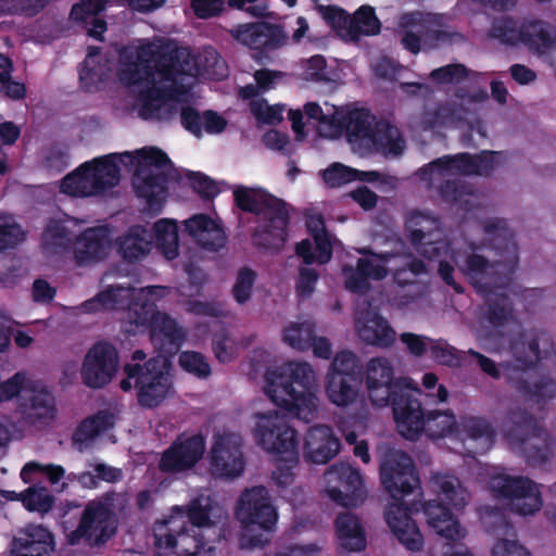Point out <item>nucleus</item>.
Masks as SVG:
<instances>
[{
    "instance_id": "nucleus-1",
    "label": "nucleus",
    "mask_w": 556,
    "mask_h": 556,
    "mask_svg": "<svg viewBox=\"0 0 556 556\" xmlns=\"http://www.w3.org/2000/svg\"><path fill=\"white\" fill-rule=\"evenodd\" d=\"M380 481L393 500L384 513L386 521L396 540L408 551L419 552L424 536L413 514L422 511L427 523L437 534L450 542L465 538L466 530L460 526L452 508L459 510L467 504L468 492L459 479L448 473H434L430 483L438 500H414L405 497L415 490H421L420 479L413 458L403 451H390L380 463ZM421 496L422 492L419 491Z\"/></svg>"
},
{
    "instance_id": "nucleus-2",
    "label": "nucleus",
    "mask_w": 556,
    "mask_h": 556,
    "mask_svg": "<svg viewBox=\"0 0 556 556\" xmlns=\"http://www.w3.org/2000/svg\"><path fill=\"white\" fill-rule=\"evenodd\" d=\"M265 393L285 413H257L254 439L263 450L283 455L292 453L298 460L299 438L290 426L288 415L309 421L317 412L315 371L308 363L289 362L265 372Z\"/></svg>"
},
{
    "instance_id": "nucleus-3",
    "label": "nucleus",
    "mask_w": 556,
    "mask_h": 556,
    "mask_svg": "<svg viewBox=\"0 0 556 556\" xmlns=\"http://www.w3.org/2000/svg\"><path fill=\"white\" fill-rule=\"evenodd\" d=\"M193 58L188 48L167 42L153 49H141L138 62L121 73V79L129 86L151 83L140 92L139 115L143 119L160 118L161 110L167 100H177L188 92L178 83L182 76H191Z\"/></svg>"
},
{
    "instance_id": "nucleus-4",
    "label": "nucleus",
    "mask_w": 556,
    "mask_h": 556,
    "mask_svg": "<svg viewBox=\"0 0 556 556\" xmlns=\"http://www.w3.org/2000/svg\"><path fill=\"white\" fill-rule=\"evenodd\" d=\"M490 245L502 258L491 263L485 256L470 253L465 260V273L472 280L479 293H488L492 289H505L514 280L518 266V247L515 235L505 219H489L483 225Z\"/></svg>"
},
{
    "instance_id": "nucleus-5",
    "label": "nucleus",
    "mask_w": 556,
    "mask_h": 556,
    "mask_svg": "<svg viewBox=\"0 0 556 556\" xmlns=\"http://www.w3.org/2000/svg\"><path fill=\"white\" fill-rule=\"evenodd\" d=\"M233 199L241 211L263 216V224L255 228L252 236L254 245L279 250L288 238L290 215L287 203L261 188H237Z\"/></svg>"
},
{
    "instance_id": "nucleus-6",
    "label": "nucleus",
    "mask_w": 556,
    "mask_h": 556,
    "mask_svg": "<svg viewBox=\"0 0 556 556\" xmlns=\"http://www.w3.org/2000/svg\"><path fill=\"white\" fill-rule=\"evenodd\" d=\"M542 337L533 336L528 341L519 340L511 344V354L517 363L510 366L506 372L507 383L515 389L526 402L543 405L556 397V381L549 376H541L532 380L527 374L534 368L543 358H547L549 350L540 349ZM547 342V339H543Z\"/></svg>"
},
{
    "instance_id": "nucleus-7",
    "label": "nucleus",
    "mask_w": 556,
    "mask_h": 556,
    "mask_svg": "<svg viewBox=\"0 0 556 556\" xmlns=\"http://www.w3.org/2000/svg\"><path fill=\"white\" fill-rule=\"evenodd\" d=\"M129 153H110L85 162L61 181V192L72 197H92L106 192L119 184L122 156Z\"/></svg>"
},
{
    "instance_id": "nucleus-8",
    "label": "nucleus",
    "mask_w": 556,
    "mask_h": 556,
    "mask_svg": "<svg viewBox=\"0 0 556 556\" xmlns=\"http://www.w3.org/2000/svg\"><path fill=\"white\" fill-rule=\"evenodd\" d=\"M124 372L126 377L121 380V389L128 392L135 388L138 405L142 408L160 406L173 388L167 361L161 357H151L143 364H125Z\"/></svg>"
},
{
    "instance_id": "nucleus-9",
    "label": "nucleus",
    "mask_w": 556,
    "mask_h": 556,
    "mask_svg": "<svg viewBox=\"0 0 556 556\" xmlns=\"http://www.w3.org/2000/svg\"><path fill=\"white\" fill-rule=\"evenodd\" d=\"M236 518L244 531L241 545L250 548L264 547L269 543V538L260 534H249L255 528L265 532H273L278 521V511L273 505L268 489L256 485L245 489L238 501Z\"/></svg>"
},
{
    "instance_id": "nucleus-10",
    "label": "nucleus",
    "mask_w": 556,
    "mask_h": 556,
    "mask_svg": "<svg viewBox=\"0 0 556 556\" xmlns=\"http://www.w3.org/2000/svg\"><path fill=\"white\" fill-rule=\"evenodd\" d=\"M139 168L132 178V187L136 195L144 200V210L152 215L163 211L168 197V177L164 173H146L143 167L165 168L170 164V159L156 147L142 148L137 151Z\"/></svg>"
},
{
    "instance_id": "nucleus-11",
    "label": "nucleus",
    "mask_w": 556,
    "mask_h": 556,
    "mask_svg": "<svg viewBox=\"0 0 556 556\" xmlns=\"http://www.w3.org/2000/svg\"><path fill=\"white\" fill-rule=\"evenodd\" d=\"M410 381L399 388L390 397L393 417L399 433L410 441L420 438L425 429L427 413L422 407V397L432 396L435 403L445 402L448 396L447 389L440 384L437 393H425L420 388H410Z\"/></svg>"
},
{
    "instance_id": "nucleus-12",
    "label": "nucleus",
    "mask_w": 556,
    "mask_h": 556,
    "mask_svg": "<svg viewBox=\"0 0 556 556\" xmlns=\"http://www.w3.org/2000/svg\"><path fill=\"white\" fill-rule=\"evenodd\" d=\"M364 381V366L352 351H341L333 357L327 377L325 391L330 403L346 407L354 403Z\"/></svg>"
},
{
    "instance_id": "nucleus-13",
    "label": "nucleus",
    "mask_w": 556,
    "mask_h": 556,
    "mask_svg": "<svg viewBox=\"0 0 556 556\" xmlns=\"http://www.w3.org/2000/svg\"><path fill=\"white\" fill-rule=\"evenodd\" d=\"M511 427L506 438L520 446L521 453L530 466L544 465L552 454V442L534 415L525 408L509 412Z\"/></svg>"
},
{
    "instance_id": "nucleus-14",
    "label": "nucleus",
    "mask_w": 556,
    "mask_h": 556,
    "mask_svg": "<svg viewBox=\"0 0 556 556\" xmlns=\"http://www.w3.org/2000/svg\"><path fill=\"white\" fill-rule=\"evenodd\" d=\"M117 530V519L111 504L102 500L89 501L81 514L79 523L67 539L72 545L84 541L89 546L105 544Z\"/></svg>"
},
{
    "instance_id": "nucleus-15",
    "label": "nucleus",
    "mask_w": 556,
    "mask_h": 556,
    "mask_svg": "<svg viewBox=\"0 0 556 556\" xmlns=\"http://www.w3.org/2000/svg\"><path fill=\"white\" fill-rule=\"evenodd\" d=\"M118 368L119 353L115 345L108 341H98L83 359L80 377L86 387L103 389L116 376Z\"/></svg>"
},
{
    "instance_id": "nucleus-16",
    "label": "nucleus",
    "mask_w": 556,
    "mask_h": 556,
    "mask_svg": "<svg viewBox=\"0 0 556 556\" xmlns=\"http://www.w3.org/2000/svg\"><path fill=\"white\" fill-rule=\"evenodd\" d=\"M190 530L189 525L185 520H178L176 516L156 520L153 525L154 545L157 549L169 552L180 547L177 556H199L205 542L195 531L190 534Z\"/></svg>"
},
{
    "instance_id": "nucleus-17",
    "label": "nucleus",
    "mask_w": 556,
    "mask_h": 556,
    "mask_svg": "<svg viewBox=\"0 0 556 556\" xmlns=\"http://www.w3.org/2000/svg\"><path fill=\"white\" fill-rule=\"evenodd\" d=\"M491 488L497 497L511 501L519 515H533L543 505L539 485L528 477L500 475L491 480Z\"/></svg>"
},
{
    "instance_id": "nucleus-18",
    "label": "nucleus",
    "mask_w": 556,
    "mask_h": 556,
    "mask_svg": "<svg viewBox=\"0 0 556 556\" xmlns=\"http://www.w3.org/2000/svg\"><path fill=\"white\" fill-rule=\"evenodd\" d=\"M205 439L201 433L178 437L163 451L159 469L163 473H182L192 469L203 457Z\"/></svg>"
},
{
    "instance_id": "nucleus-19",
    "label": "nucleus",
    "mask_w": 556,
    "mask_h": 556,
    "mask_svg": "<svg viewBox=\"0 0 556 556\" xmlns=\"http://www.w3.org/2000/svg\"><path fill=\"white\" fill-rule=\"evenodd\" d=\"M364 380L371 403L378 407L389 406L392 393L408 381L406 378L394 379L393 366L386 357H372L367 362Z\"/></svg>"
},
{
    "instance_id": "nucleus-20",
    "label": "nucleus",
    "mask_w": 556,
    "mask_h": 556,
    "mask_svg": "<svg viewBox=\"0 0 556 556\" xmlns=\"http://www.w3.org/2000/svg\"><path fill=\"white\" fill-rule=\"evenodd\" d=\"M240 437L233 433L215 434L210 451L212 472L218 477H239L245 466Z\"/></svg>"
},
{
    "instance_id": "nucleus-21",
    "label": "nucleus",
    "mask_w": 556,
    "mask_h": 556,
    "mask_svg": "<svg viewBox=\"0 0 556 556\" xmlns=\"http://www.w3.org/2000/svg\"><path fill=\"white\" fill-rule=\"evenodd\" d=\"M328 475H334L340 482V486L327 489L329 497L334 503L350 508L359 506L366 500L367 492L357 468L340 463L331 466Z\"/></svg>"
},
{
    "instance_id": "nucleus-22",
    "label": "nucleus",
    "mask_w": 556,
    "mask_h": 556,
    "mask_svg": "<svg viewBox=\"0 0 556 556\" xmlns=\"http://www.w3.org/2000/svg\"><path fill=\"white\" fill-rule=\"evenodd\" d=\"M229 33L236 41L260 53L281 47L286 40L282 27L267 22L238 25Z\"/></svg>"
},
{
    "instance_id": "nucleus-23",
    "label": "nucleus",
    "mask_w": 556,
    "mask_h": 556,
    "mask_svg": "<svg viewBox=\"0 0 556 556\" xmlns=\"http://www.w3.org/2000/svg\"><path fill=\"white\" fill-rule=\"evenodd\" d=\"M341 443L333 429L327 425H317L308 429L304 445L303 456L307 463L327 464L340 451Z\"/></svg>"
},
{
    "instance_id": "nucleus-24",
    "label": "nucleus",
    "mask_w": 556,
    "mask_h": 556,
    "mask_svg": "<svg viewBox=\"0 0 556 556\" xmlns=\"http://www.w3.org/2000/svg\"><path fill=\"white\" fill-rule=\"evenodd\" d=\"M376 123V116L362 108L350 111L339 121L337 127L338 132H345L346 140L353 149L363 154Z\"/></svg>"
},
{
    "instance_id": "nucleus-25",
    "label": "nucleus",
    "mask_w": 556,
    "mask_h": 556,
    "mask_svg": "<svg viewBox=\"0 0 556 556\" xmlns=\"http://www.w3.org/2000/svg\"><path fill=\"white\" fill-rule=\"evenodd\" d=\"M104 10V0H81L72 7L70 18L85 29L89 37L98 41H104L108 23L100 15Z\"/></svg>"
},
{
    "instance_id": "nucleus-26",
    "label": "nucleus",
    "mask_w": 556,
    "mask_h": 556,
    "mask_svg": "<svg viewBox=\"0 0 556 556\" xmlns=\"http://www.w3.org/2000/svg\"><path fill=\"white\" fill-rule=\"evenodd\" d=\"M53 548L52 533L42 526L29 525L14 538L11 556H50Z\"/></svg>"
},
{
    "instance_id": "nucleus-27",
    "label": "nucleus",
    "mask_w": 556,
    "mask_h": 556,
    "mask_svg": "<svg viewBox=\"0 0 556 556\" xmlns=\"http://www.w3.org/2000/svg\"><path fill=\"white\" fill-rule=\"evenodd\" d=\"M356 330L367 344L389 348L395 341V331L379 313L367 311L356 319Z\"/></svg>"
},
{
    "instance_id": "nucleus-28",
    "label": "nucleus",
    "mask_w": 556,
    "mask_h": 556,
    "mask_svg": "<svg viewBox=\"0 0 556 556\" xmlns=\"http://www.w3.org/2000/svg\"><path fill=\"white\" fill-rule=\"evenodd\" d=\"M405 149L400 130L386 121H377L363 154L399 156Z\"/></svg>"
},
{
    "instance_id": "nucleus-29",
    "label": "nucleus",
    "mask_w": 556,
    "mask_h": 556,
    "mask_svg": "<svg viewBox=\"0 0 556 556\" xmlns=\"http://www.w3.org/2000/svg\"><path fill=\"white\" fill-rule=\"evenodd\" d=\"M457 434L464 440L472 441L476 444L473 453L477 454L486 453L496 441V431L492 424L486 418L479 416L462 417Z\"/></svg>"
},
{
    "instance_id": "nucleus-30",
    "label": "nucleus",
    "mask_w": 556,
    "mask_h": 556,
    "mask_svg": "<svg viewBox=\"0 0 556 556\" xmlns=\"http://www.w3.org/2000/svg\"><path fill=\"white\" fill-rule=\"evenodd\" d=\"M153 343L160 344L166 352H176L182 345L186 334L174 318L157 311L149 329Z\"/></svg>"
},
{
    "instance_id": "nucleus-31",
    "label": "nucleus",
    "mask_w": 556,
    "mask_h": 556,
    "mask_svg": "<svg viewBox=\"0 0 556 556\" xmlns=\"http://www.w3.org/2000/svg\"><path fill=\"white\" fill-rule=\"evenodd\" d=\"M152 236L141 225L131 226L126 233L117 239V251L128 263L146 256L152 247Z\"/></svg>"
},
{
    "instance_id": "nucleus-32",
    "label": "nucleus",
    "mask_w": 556,
    "mask_h": 556,
    "mask_svg": "<svg viewBox=\"0 0 556 556\" xmlns=\"http://www.w3.org/2000/svg\"><path fill=\"white\" fill-rule=\"evenodd\" d=\"M341 546L350 552H361L366 547V535L358 518L351 513H341L334 520Z\"/></svg>"
},
{
    "instance_id": "nucleus-33",
    "label": "nucleus",
    "mask_w": 556,
    "mask_h": 556,
    "mask_svg": "<svg viewBox=\"0 0 556 556\" xmlns=\"http://www.w3.org/2000/svg\"><path fill=\"white\" fill-rule=\"evenodd\" d=\"M424 175L439 174L471 176L476 172L473 155L467 152L438 157L421 168Z\"/></svg>"
},
{
    "instance_id": "nucleus-34",
    "label": "nucleus",
    "mask_w": 556,
    "mask_h": 556,
    "mask_svg": "<svg viewBox=\"0 0 556 556\" xmlns=\"http://www.w3.org/2000/svg\"><path fill=\"white\" fill-rule=\"evenodd\" d=\"M405 230L413 245L442 232L441 222L438 217L419 211L412 212L405 220Z\"/></svg>"
},
{
    "instance_id": "nucleus-35",
    "label": "nucleus",
    "mask_w": 556,
    "mask_h": 556,
    "mask_svg": "<svg viewBox=\"0 0 556 556\" xmlns=\"http://www.w3.org/2000/svg\"><path fill=\"white\" fill-rule=\"evenodd\" d=\"M439 193L444 202L464 212H470L475 206V188L460 178L444 180L439 188Z\"/></svg>"
},
{
    "instance_id": "nucleus-36",
    "label": "nucleus",
    "mask_w": 556,
    "mask_h": 556,
    "mask_svg": "<svg viewBox=\"0 0 556 556\" xmlns=\"http://www.w3.org/2000/svg\"><path fill=\"white\" fill-rule=\"evenodd\" d=\"M521 45L538 55L546 54L552 49L548 24L541 20L525 21Z\"/></svg>"
},
{
    "instance_id": "nucleus-37",
    "label": "nucleus",
    "mask_w": 556,
    "mask_h": 556,
    "mask_svg": "<svg viewBox=\"0 0 556 556\" xmlns=\"http://www.w3.org/2000/svg\"><path fill=\"white\" fill-rule=\"evenodd\" d=\"M114 416L109 410H99L83 419L73 433L75 444H84L96 439L100 433L113 428Z\"/></svg>"
},
{
    "instance_id": "nucleus-38",
    "label": "nucleus",
    "mask_w": 556,
    "mask_h": 556,
    "mask_svg": "<svg viewBox=\"0 0 556 556\" xmlns=\"http://www.w3.org/2000/svg\"><path fill=\"white\" fill-rule=\"evenodd\" d=\"M81 248L77 251L80 261H100L106 254L108 237L101 228H88L78 239Z\"/></svg>"
},
{
    "instance_id": "nucleus-39",
    "label": "nucleus",
    "mask_w": 556,
    "mask_h": 556,
    "mask_svg": "<svg viewBox=\"0 0 556 556\" xmlns=\"http://www.w3.org/2000/svg\"><path fill=\"white\" fill-rule=\"evenodd\" d=\"M422 20L424 13L420 11L407 12L401 16L400 25L404 28L401 43L413 54L424 49Z\"/></svg>"
},
{
    "instance_id": "nucleus-40",
    "label": "nucleus",
    "mask_w": 556,
    "mask_h": 556,
    "mask_svg": "<svg viewBox=\"0 0 556 556\" xmlns=\"http://www.w3.org/2000/svg\"><path fill=\"white\" fill-rule=\"evenodd\" d=\"M21 407L24 413L31 410L34 415L39 418L49 416L55 410L54 397L46 387L37 389L29 381L27 393L22 395Z\"/></svg>"
},
{
    "instance_id": "nucleus-41",
    "label": "nucleus",
    "mask_w": 556,
    "mask_h": 556,
    "mask_svg": "<svg viewBox=\"0 0 556 556\" xmlns=\"http://www.w3.org/2000/svg\"><path fill=\"white\" fill-rule=\"evenodd\" d=\"M497 290L492 289V291L482 294L485 296L488 306V321L494 327H502L513 318L514 305L507 294L497 292Z\"/></svg>"
},
{
    "instance_id": "nucleus-42",
    "label": "nucleus",
    "mask_w": 556,
    "mask_h": 556,
    "mask_svg": "<svg viewBox=\"0 0 556 556\" xmlns=\"http://www.w3.org/2000/svg\"><path fill=\"white\" fill-rule=\"evenodd\" d=\"M153 238L156 247L167 260L178 256V228L174 220L162 218L153 225Z\"/></svg>"
},
{
    "instance_id": "nucleus-43",
    "label": "nucleus",
    "mask_w": 556,
    "mask_h": 556,
    "mask_svg": "<svg viewBox=\"0 0 556 556\" xmlns=\"http://www.w3.org/2000/svg\"><path fill=\"white\" fill-rule=\"evenodd\" d=\"M458 422L451 409L429 410L427 413L424 432L430 439H442L457 432Z\"/></svg>"
},
{
    "instance_id": "nucleus-44",
    "label": "nucleus",
    "mask_w": 556,
    "mask_h": 556,
    "mask_svg": "<svg viewBox=\"0 0 556 556\" xmlns=\"http://www.w3.org/2000/svg\"><path fill=\"white\" fill-rule=\"evenodd\" d=\"M381 30V23L370 5L359 7L352 16L350 37L358 39L361 36H375Z\"/></svg>"
},
{
    "instance_id": "nucleus-45",
    "label": "nucleus",
    "mask_w": 556,
    "mask_h": 556,
    "mask_svg": "<svg viewBox=\"0 0 556 556\" xmlns=\"http://www.w3.org/2000/svg\"><path fill=\"white\" fill-rule=\"evenodd\" d=\"M213 230L215 232V242H210L211 247L226 245L227 236L224 229L208 215L197 214L185 222V228L187 232L194 239L195 242L203 237V233Z\"/></svg>"
},
{
    "instance_id": "nucleus-46",
    "label": "nucleus",
    "mask_w": 556,
    "mask_h": 556,
    "mask_svg": "<svg viewBox=\"0 0 556 556\" xmlns=\"http://www.w3.org/2000/svg\"><path fill=\"white\" fill-rule=\"evenodd\" d=\"M157 313L156 305L151 301L131 302L126 312V321L130 325L128 332L149 330Z\"/></svg>"
},
{
    "instance_id": "nucleus-47",
    "label": "nucleus",
    "mask_w": 556,
    "mask_h": 556,
    "mask_svg": "<svg viewBox=\"0 0 556 556\" xmlns=\"http://www.w3.org/2000/svg\"><path fill=\"white\" fill-rule=\"evenodd\" d=\"M10 500H21L23 506L29 511L48 513L53 506V496L46 488L29 486L20 495L14 491H7Z\"/></svg>"
},
{
    "instance_id": "nucleus-48",
    "label": "nucleus",
    "mask_w": 556,
    "mask_h": 556,
    "mask_svg": "<svg viewBox=\"0 0 556 556\" xmlns=\"http://www.w3.org/2000/svg\"><path fill=\"white\" fill-rule=\"evenodd\" d=\"M315 334V325L305 320L291 323L282 331L283 341L292 349L304 352L311 349V341Z\"/></svg>"
},
{
    "instance_id": "nucleus-49",
    "label": "nucleus",
    "mask_w": 556,
    "mask_h": 556,
    "mask_svg": "<svg viewBox=\"0 0 556 556\" xmlns=\"http://www.w3.org/2000/svg\"><path fill=\"white\" fill-rule=\"evenodd\" d=\"M170 516H176L178 520H185L190 523V529L194 532V528H200L210 525L208 505H203L200 498L192 500L186 507L174 506Z\"/></svg>"
},
{
    "instance_id": "nucleus-50",
    "label": "nucleus",
    "mask_w": 556,
    "mask_h": 556,
    "mask_svg": "<svg viewBox=\"0 0 556 556\" xmlns=\"http://www.w3.org/2000/svg\"><path fill=\"white\" fill-rule=\"evenodd\" d=\"M431 358L438 364L457 368L464 364L466 352L459 351L443 339H432L430 345Z\"/></svg>"
},
{
    "instance_id": "nucleus-51",
    "label": "nucleus",
    "mask_w": 556,
    "mask_h": 556,
    "mask_svg": "<svg viewBox=\"0 0 556 556\" xmlns=\"http://www.w3.org/2000/svg\"><path fill=\"white\" fill-rule=\"evenodd\" d=\"M364 255H370L375 260L361 257L357 260L356 267L359 269L361 274H364L368 279L381 280L387 277L388 269L383 263L389 262L391 257H393L392 253H381L377 254L370 251L369 249H363L361 251Z\"/></svg>"
},
{
    "instance_id": "nucleus-52",
    "label": "nucleus",
    "mask_w": 556,
    "mask_h": 556,
    "mask_svg": "<svg viewBox=\"0 0 556 556\" xmlns=\"http://www.w3.org/2000/svg\"><path fill=\"white\" fill-rule=\"evenodd\" d=\"M490 34L504 45L516 47L521 43L522 24L510 16L495 20L492 24Z\"/></svg>"
},
{
    "instance_id": "nucleus-53",
    "label": "nucleus",
    "mask_w": 556,
    "mask_h": 556,
    "mask_svg": "<svg viewBox=\"0 0 556 556\" xmlns=\"http://www.w3.org/2000/svg\"><path fill=\"white\" fill-rule=\"evenodd\" d=\"M124 288L121 286H112L100 291L93 298L81 303L80 309L84 313H97L105 309H115L119 304L121 293Z\"/></svg>"
},
{
    "instance_id": "nucleus-54",
    "label": "nucleus",
    "mask_w": 556,
    "mask_h": 556,
    "mask_svg": "<svg viewBox=\"0 0 556 556\" xmlns=\"http://www.w3.org/2000/svg\"><path fill=\"white\" fill-rule=\"evenodd\" d=\"M79 87L85 92H94L100 89V85L104 81V67L94 64L93 60L85 59L79 65Z\"/></svg>"
},
{
    "instance_id": "nucleus-55",
    "label": "nucleus",
    "mask_w": 556,
    "mask_h": 556,
    "mask_svg": "<svg viewBox=\"0 0 556 556\" xmlns=\"http://www.w3.org/2000/svg\"><path fill=\"white\" fill-rule=\"evenodd\" d=\"M179 366L187 372L205 379L211 375V366L203 354L195 351H184L179 355Z\"/></svg>"
},
{
    "instance_id": "nucleus-56",
    "label": "nucleus",
    "mask_w": 556,
    "mask_h": 556,
    "mask_svg": "<svg viewBox=\"0 0 556 556\" xmlns=\"http://www.w3.org/2000/svg\"><path fill=\"white\" fill-rule=\"evenodd\" d=\"M256 277L255 270L250 267L239 269L231 290L232 296L238 304H244L251 299Z\"/></svg>"
},
{
    "instance_id": "nucleus-57",
    "label": "nucleus",
    "mask_w": 556,
    "mask_h": 556,
    "mask_svg": "<svg viewBox=\"0 0 556 556\" xmlns=\"http://www.w3.org/2000/svg\"><path fill=\"white\" fill-rule=\"evenodd\" d=\"M302 78L307 81L327 83V61L324 55L315 54L307 60L301 62Z\"/></svg>"
},
{
    "instance_id": "nucleus-58",
    "label": "nucleus",
    "mask_w": 556,
    "mask_h": 556,
    "mask_svg": "<svg viewBox=\"0 0 556 556\" xmlns=\"http://www.w3.org/2000/svg\"><path fill=\"white\" fill-rule=\"evenodd\" d=\"M422 121L430 129L446 127L454 123L455 110L448 104L440 103L433 110L425 111Z\"/></svg>"
},
{
    "instance_id": "nucleus-59",
    "label": "nucleus",
    "mask_w": 556,
    "mask_h": 556,
    "mask_svg": "<svg viewBox=\"0 0 556 556\" xmlns=\"http://www.w3.org/2000/svg\"><path fill=\"white\" fill-rule=\"evenodd\" d=\"M358 176V169L346 165L334 163L325 169L323 178L330 187H340L345 184L355 181Z\"/></svg>"
},
{
    "instance_id": "nucleus-60",
    "label": "nucleus",
    "mask_w": 556,
    "mask_h": 556,
    "mask_svg": "<svg viewBox=\"0 0 556 556\" xmlns=\"http://www.w3.org/2000/svg\"><path fill=\"white\" fill-rule=\"evenodd\" d=\"M192 190L204 200H212L219 193L216 182L200 172H189L187 175Z\"/></svg>"
},
{
    "instance_id": "nucleus-61",
    "label": "nucleus",
    "mask_w": 556,
    "mask_h": 556,
    "mask_svg": "<svg viewBox=\"0 0 556 556\" xmlns=\"http://www.w3.org/2000/svg\"><path fill=\"white\" fill-rule=\"evenodd\" d=\"M427 273V265L422 260L410 258L402 267L393 270V279L400 286H406L414 281V279Z\"/></svg>"
},
{
    "instance_id": "nucleus-62",
    "label": "nucleus",
    "mask_w": 556,
    "mask_h": 556,
    "mask_svg": "<svg viewBox=\"0 0 556 556\" xmlns=\"http://www.w3.org/2000/svg\"><path fill=\"white\" fill-rule=\"evenodd\" d=\"M468 77V68L464 64H448L433 70L430 78L437 84L459 83Z\"/></svg>"
},
{
    "instance_id": "nucleus-63",
    "label": "nucleus",
    "mask_w": 556,
    "mask_h": 556,
    "mask_svg": "<svg viewBox=\"0 0 556 556\" xmlns=\"http://www.w3.org/2000/svg\"><path fill=\"white\" fill-rule=\"evenodd\" d=\"M29 380L22 371L14 374L7 381L0 383V402L9 401L14 396H20L27 393V386Z\"/></svg>"
},
{
    "instance_id": "nucleus-64",
    "label": "nucleus",
    "mask_w": 556,
    "mask_h": 556,
    "mask_svg": "<svg viewBox=\"0 0 556 556\" xmlns=\"http://www.w3.org/2000/svg\"><path fill=\"white\" fill-rule=\"evenodd\" d=\"M414 247L421 256L430 261L440 260L447 253L448 250V243L443 238V232L438 236H433L425 240V242Z\"/></svg>"
}]
</instances>
